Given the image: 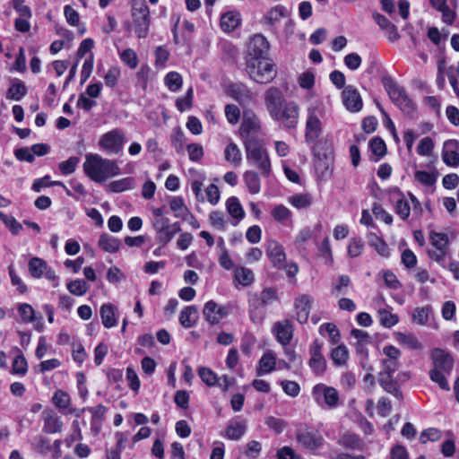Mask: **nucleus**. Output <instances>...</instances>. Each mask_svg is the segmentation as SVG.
<instances>
[{
    "mask_svg": "<svg viewBox=\"0 0 459 459\" xmlns=\"http://www.w3.org/2000/svg\"><path fill=\"white\" fill-rule=\"evenodd\" d=\"M82 168L85 175L97 183H103L120 174L116 160L106 159L97 153H87Z\"/></svg>",
    "mask_w": 459,
    "mask_h": 459,
    "instance_id": "nucleus-1",
    "label": "nucleus"
},
{
    "mask_svg": "<svg viewBox=\"0 0 459 459\" xmlns=\"http://www.w3.org/2000/svg\"><path fill=\"white\" fill-rule=\"evenodd\" d=\"M280 299L277 290L272 287L264 288L260 292L248 294V313L255 324L261 323L265 316V307L272 306Z\"/></svg>",
    "mask_w": 459,
    "mask_h": 459,
    "instance_id": "nucleus-2",
    "label": "nucleus"
},
{
    "mask_svg": "<svg viewBox=\"0 0 459 459\" xmlns=\"http://www.w3.org/2000/svg\"><path fill=\"white\" fill-rule=\"evenodd\" d=\"M246 70L253 81L261 84L269 83L277 75L275 65L269 58H247Z\"/></svg>",
    "mask_w": 459,
    "mask_h": 459,
    "instance_id": "nucleus-3",
    "label": "nucleus"
},
{
    "mask_svg": "<svg viewBox=\"0 0 459 459\" xmlns=\"http://www.w3.org/2000/svg\"><path fill=\"white\" fill-rule=\"evenodd\" d=\"M247 152V160L255 166L263 176L268 177L271 173V163L266 150L256 139L244 141Z\"/></svg>",
    "mask_w": 459,
    "mask_h": 459,
    "instance_id": "nucleus-4",
    "label": "nucleus"
},
{
    "mask_svg": "<svg viewBox=\"0 0 459 459\" xmlns=\"http://www.w3.org/2000/svg\"><path fill=\"white\" fill-rule=\"evenodd\" d=\"M131 16L134 33L139 39H145L149 33L151 16L145 0H133Z\"/></svg>",
    "mask_w": 459,
    "mask_h": 459,
    "instance_id": "nucleus-5",
    "label": "nucleus"
},
{
    "mask_svg": "<svg viewBox=\"0 0 459 459\" xmlns=\"http://www.w3.org/2000/svg\"><path fill=\"white\" fill-rule=\"evenodd\" d=\"M384 87L387 91L391 100L405 114L412 115L416 107L413 101L407 94L404 87L394 82L391 78L383 81Z\"/></svg>",
    "mask_w": 459,
    "mask_h": 459,
    "instance_id": "nucleus-6",
    "label": "nucleus"
},
{
    "mask_svg": "<svg viewBox=\"0 0 459 459\" xmlns=\"http://www.w3.org/2000/svg\"><path fill=\"white\" fill-rule=\"evenodd\" d=\"M324 108L320 104L310 105L307 108L305 137L307 143H315L321 135Z\"/></svg>",
    "mask_w": 459,
    "mask_h": 459,
    "instance_id": "nucleus-7",
    "label": "nucleus"
},
{
    "mask_svg": "<svg viewBox=\"0 0 459 459\" xmlns=\"http://www.w3.org/2000/svg\"><path fill=\"white\" fill-rule=\"evenodd\" d=\"M296 439L301 447L314 451L320 448L324 443L322 434L314 427L299 424L296 429Z\"/></svg>",
    "mask_w": 459,
    "mask_h": 459,
    "instance_id": "nucleus-8",
    "label": "nucleus"
},
{
    "mask_svg": "<svg viewBox=\"0 0 459 459\" xmlns=\"http://www.w3.org/2000/svg\"><path fill=\"white\" fill-rule=\"evenodd\" d=\"M126 142V135L122 129L115 128L100 136L98 146L100 150L110 155L119 154Z\"/></svg>",
    "mask_w": 459,
    "mask_h": 459,
    "instance_id": "nucleus-9",
    "label": "nucleus"
},
{
    "mask_svg": "<svg viewBox=\"0 0 459 459\" xmlns=\"http://www.w3.org/2000/svg\"><path fill=\"white\" fill-rule=\"evenodd\" d=\"M299 108L295 101H287L270 117L283 127L294 128L299 121Z\"/></svg>",
    "mask_w": 459,
    "mask_h": 459,
    "instance_id": "nucleus-10",
    "label": "nucleus"
},
{
    "mask_svg": "<svg viewBox=\"0 0 459 459\" xmlns=\"http://www.w3.org/2000/svg\"><path fill=\"white\" fill-rule=\"evenodd\" d=\"M261 131L260 119L256 114L250 109L243 113L242 122L239 127V134L245 140L255 139Z\"/></svg>",
    "mask_w": 459,
    "mask_h": 459,
    "instance_id": "nucleus-11",
    "label": "nucleus"
},
{
    "mask_svg": "<svg viewBox=\"0 0 459 459\" xmlns=\"http://www.w3.org/2000/svg\"><path fill=\"white\" fill-rule=\"evenodd\" d=\"M313 299L307 294H299L294 299V310L295 316L298 322L305 324L307 322Z\"/></svg>",
    "mask_w": 459,
    "mask_h": 459,
    "instance_id": "nucleus-12",
    "label": "nucleus"
},
{
    "mask_svg": "<svg viewBox=\"0 0 459 459\" xmlns=\"http://www.w3.org/2000/svg\"><path fill=\"white\" fill-rule=\"evenodd\" d=\"M286 100L281 89L270 87L264 92V105L271 116L285 104Z\"/></svg>",
    "mask_w": 459,
    "mask_h": 459,
    "instance_id": "nucleus-13",
    "label": "nucleus"
},
{
    "mask_svg": "<svg viewBox=\"0 0 459 459\" xmlns=\"http://www.w3.org/2000/svg\"><path fill=\"white\" fill-rule=\"evenodd\" d=\"M431 358L433 360V370L443 371L444 373L450 374L454 360L453 358L444 350L436 348L432 351Z\"/></svg>",
    "mask_w": 459,
    "mask_h": 459,
    "instance_id": "nucleus-14",
    "label": "nucleus"
},
{
    "mask_svg": "<svg viewBox=\"0 0 459 459\" xmlns=\"http://www.w3.org/2000/svg\"><path fill=\"white\" fill-rule=\"evenodd\" d=\"M269 50V42L261 34L255 35L248 45V58H266L265 55Z\"/></svg>",
    "mask_w": 459,
    "mask_h": 459,
    "instance_id": "nucleus-15",
    "label": "nucleus"
},
{
    "mask_svg": "<svg viewBox=\"0 0 459 459\" xmlns=\"http://www.w3.org/2000/svg\"><path fill=\"white\" fill-rule=\"evenodd\" d=\"M44 421L42 430L47 434L60 433L63 429L61 418L53 410H45L42 412Z\"/></svg>",
    "mask_w": 459,
    "mask_h": 459,
    "instance_id": "nucleus-16",
    "label": "nucleus"
},
{
    "mask_svg": "<svg viewBox=\"0 0 459 459\" xmlns=\"http://www.w3.org/2000/svg\"><path fill=\"white\" fill-rule=\"evenodd\" d=\"M459 142L457 140H447L444 143L442 151L443 161L451 167L459 165Z\"/></svg>",
    "mask_w": 459,
    "mask_h": 459,
    "instance_id": "nucleus-17",
    "label": "nucleus"
},
{
    "mask_svg": "<svg viewBox=\"0 0 459 459\" xmlns=\"http://www.w3.org/2000/svg\"><path fill=\"white\" fill-rule=\"evenodd\" d=\"M203 313L210 324L215 325L228 315V310L225 307H220L213 300H210L204 305Z\"/></svg>",
    "mask_w": 459,
    "mask_h": 459,
    "instance_id": "nucleus-18",
    "label": "nucleus"
},
{
    "mask_svg": "<svg viewBox=\"0 0 459 459\" xmlns=\"http://www.w3.org/2000/svg\"><path fill=\"white\" fill-rule=\"evenodd\" d=\"M342 102L346 108L357 112L362 108V100L359 91L352 86H347L342 91Z\"/></svg>",
    "mask_w": 459,
    "mask_h": 459,
    "instance_id": "nucleus-19",
    "label": "nucleus"
},
{
    "mask_svg": "<svg viewBox=\"0 0 459 459\" xmlns=\"http://www.w3.org/2000/svg\"><path fill=\"white\" fill-rule=\"evenodd\" d=\"M378 383L385 392L393 394L400 401L403 400V394L399 388L397 381L394 378L393 374L379 373Z\"/></svg>",
    "mask_w": 459,
    "mask_h": 459,
    "instance_id": "nucleus-20",
    "label": "nucleus"
},
{
    "mask_svg": "<svg viewBox=\"0 0 459 459\" xmlns=\"http://www.w3.org/2000/svg\"><path fill=\"white\" fill-rule=\"evenodd\" d=\"M373 19L375 22L385 30L389 41L394 42L400 39V34L396 26L392 23L385 16L380 13H374Z\"/></svg>",
    "mask_w": 459,
    "mask_h": 459,
    "instance_id": "nucleus-21",
    "label": "nucleus"
},
{
    "mask_svg": "<svg viewBox=\"0 0 459 459\" xmlns=\"http://www.w3.org/2000/svg\"><path fill=\"white\" fill-rule=\"evenodd\" d=\"M266 254L275 267H280L283 264L286 255L283 247L275 240H271L266 247Z\"/></svg>",
    "mask_w": 459,
    "mask_h": 459,
    "instance_id": "nucleus-22",
    "label": "nucleus"
},
{
    "mask_svg": "<svg viewBox=\"0 0 459 459\" xmlns=\"http://www.w3.org/2000/svg\"><path fill=\"white\" fill-rule=\"evenodd\" d=\"M228 95L237 100L240 105H245L252 100V94L247 87L242 83H233L228 87Z\"/></svg>",
    "mask_w": 459,
    "mask_h": 459,
    "instance_id": "nucleus-23",
    "label": "nucleus"
},
{
    "mask_svg": "<svg viewBox=\"0 0 459 459\" xmlns=\"http://www.w3.org/2000/svg\"><path fill=\"white\" fill-rule=\"evenodd\" d=\"M391 195L394 201H395V212L403 221H406L410 216L411 207L404 195L398 188L393 189Z\"/></svg>",
    "mask_w": 459,
    "mask_h": 459,
    "instance_id": "nucleus-24",
    "label": "nucleus"
},
{
    "mask_svg": "<svg viewBox=\"0 0 459 459\" xmlns=\"http://www.w3.org/2000/svg\"><path fill=\"white\" fill-rule=\"evenodd\" d=\"M274 330L277 340L281 344L285 346L290 343L293 337V325L290 320L275 323Z\"/></svg>",
    "mask_w": 459,
    "mask_h": 459,
    "instance_id": "nucleus-25",
    "label": "nucleus"
},
{
    "mask_svg": "<svg viewBox=\"0 0 459 459\" xmlns=\"http://www.w3.org/2000/svg\"><path fill=\"white\" fill-rule=\"evenodd\" d=\"M314 394H322L324 401L329 408H334L339 403V395L335 388L325 385H316L314 387Z\"/></svg>",
    "mask_w": 459,
    "mask_h": 459,
    "instance_id": "nucleus-26",
    "label": "nucleus"
},
{
    "mask_svg": "<svg viewBox=\"0 0 459 459\" xmlns=\"http://www.w3.org/2000/svg\"><path fill=\"white\" fill-rule=\"evenodd\" d=\"M100 317L102 320V324L106 328H111L117 325V307L110 304H104L100 307Z\"/></svg>",
    "mask_w": 459,
    "mask_h": 459,
    "instance_id": "nucleus-27",
    "label": "nucleus"
},
{
    "mask_svg": "<svg viewBox=\"0 0 459 459\" xmlns=\"http://www.w3.org/2000/svg\"><path fill=\"white\" fill-rule=\"evenodd\" d=\"M27 94V87L25 83L18 78L10 80V87L6 93L9 100L19 101Z\"/></svg>",
    "mask_w": 459,
    "mask_h": 459,
    "instance_id": "nucleus-28",
    "label": "nucleus"
},
{
    "mask_svg": "<svg viewBox=\"0 0 459 459\" xmlns=\"http://www.w3.org/2000/svg\"><path fill=\"white\" fill-rule=\"evenodd\" d=\"M240 21L238 12L230 11L221 15L220 25L223 31L231 32L240 24Z\"/></svg>",
    "mask_w": 459,
    "mask_h": 459,
    "instance_id": "nucleus-29",
    "label": "nucleus"
},
{
    "mask_svg": "<svg viewBox=\"0 0 459 459\" xmlns=\"http://www.w3.org/2000/svg\"><path fill=\"white\" fill-rule=\"evenodd\" d=\"M259 368L257 369V375L263 376L269 374L274 370L276 365V356L272 351H267L264 353L259 360Z\"/></svg>",
    "mask_w": 459,
    "mask_h": 459,
    "instance_id": "nucleus-30",
    "label": "nucleus"
},
{
    "mask_svg": "<svg viewBox=\"0 0 459 459\" xmlns=\"http://www.w3.org/2000/svg\"><path fill=\"white\" fill-rule=\"evenodd\" d=\"M226 208L230 216L236 220L234 225H237L241 220L244 219L245 212L237 197H230L226 201Z\"/></svg>",
    "mask_w": 459,
    "mask_h": 459,
    "instance_id": "nucleus-31",
    "label": "nucleus"
},
{
    "mask_svg": "<svg viewBox=\"0 0 459 459\" xmlns=\"http://www.w3.org/2000/svg\"><path fill=\"white\" fill-rule=\"evenodd\" d=\"M52 403L60 411L69 409L68 412L71 414L74 413V411H75L74 409L70 408L71 397L69 396V394L66 392H65L61 389L56 390L54 393V395L52 397Z\"/></svg>",
    "mask_w": 459,
    "mask_h": 459,
    "instance_id": "nucleus-32",
    "label": "nucleus"
},
{
    "mask_svg": "<svg viewBox=\"0 0 459 459\" xmlns=\"http://www.w3.org/2000/svg\"><path fill=\"white\" fill-rule=\"evenodd\" d=\"M198 319L197 309L194 306L186 307L180 313L179 322L185 328L194 326Z\"/></svg>",
    "mask_w": 459,
    "mask_h": 459,
    "instance_id": "nucleus-33",
    "label": "nucleus"
},
{
    "mask_svg": "<svg viewBox=\"0 0 459 459\" xmlns=\"http://www.w3.org/2000/svg\"><path fill=\"white\" fill-rule=\"evenodd\" d=\"M181 231V228L178 222H174L156 234V239L161 243L162 246L167 245L173 237Z\"/></svg>",
    "mask_w": 459,
    "mask_h": 459,
    "instance_id": "nucleus-34",
    "label": "nucleus"
},
{
    "mask_svg": "<svg viewBox=\"0 0 459 459\" xmlns=\"http://www.w3.org/2000/svg\"><path fill=\"white\" fill-rule=\"evenodd\" d=\"M99 246L106 252L115 253L119 250L120 240L113 236L104 233L99 239Z\"/></svg>",
    "mask_w": 459,
    "mask_h": 459,
    "instance_id": "nucleus-35",
    "label": "nucleus"
},
{
    "mask_svg": "<svg viewBox=\"0 0 459 459\" xmlns=\"http://www.w3.org/2000/svg\"><path fill=\"white\" fill-rule=\"evenodd\" d=\"M224 158L228 162L232 163L234 166L238 167L240 165L242 160V154L235 143H230L224 151Z\"/></svg>",
    "mask_w": 459,
    "mask_h": 459,
    "instance_id": "nucleus-36",
    "label": "nucleus"
},
{
    "mask_svg": "<svg viewBox=\"0 0 459 459\" xmlns=\"http://www.w3.org/2000/svg\"><path fill=\"white\" fill-rule=\"evenodd\" d=\"M288 15L287 9L282 5H276L272 8L265 15L264 20L269 25L277 24L281 18L286 17Z\"/></svg>",
    "mask_w": 459,
    "mask_h": 459,
    "instance_id": "nucleus-37",
    "label": "nucleus"
},
{
    "mask_svg": "<svg viewBox=\"0 0 459 459\" xmlns=\"http://www.w3.org/2000/svg\"><path fill=\"white\" fill-rule=\"evenodd\" d=\"M134 187V180L133 178H124L115 180L108 185V189L112 193H120Z\"/></svg>",
    "mask_w": 459,
    "mask_h": 459,
    "instance_id": "nucleus-38",
    "label": "nucleus"
},
{
    "mask_svg": "<svg viewBox=\"0 0 459 459\" xmlns=\"http://www.w3.org/2000/svg\"><path fill=\"white\" fill-rule=\"evenodd\" d=\"M289 203L297 209H307L312 203L313 198L309 194H296L288 198Z\"/></svg>",
    "mask_w": 459,
    "mask_h": 459,
    "instance_id": "nucleus-39",
    "label": "nucleus"
},
{
    "mask_svg": "<svg viewBox=\"0 0 459 459\" xmlns=\"http://www.w3.org/2000/svg\"><path fill=\"white\" fill-rule=\"evenodd\" d=\"M395 339L399 343L405 345L409 349L420 350L422 348V344L419 342L417 337L412 333H396Z\"/></svg>",
    "mask_w": 459,
    "mask_h": 459,
    "instance_id": "nucleus-40",
    "label": "nucleus"
},
{
    "mask_svg": "<svg viewBox=\"0 0 459 459\" xmlns=\"http://www.w3.org/2000/svg\"><path fill=\"white\" fill-rule=\"evenodd\" d=\"M29 271L32 277L40 278L48 269V264L39 257H33L29 261Z\"/></svg>",
    "mask_w": 459,
    "mask_h": 459,
    "instance_id": "nucleus-41",
    "label": "nucleus"
},
{
    "mask_svg": "<svg viewBox=\"0 0 459 459\" xmlns=\"http://www.w3.org/2000/svg\"><path fill=\"white\" fill-rule=\"evenodd\" d=\"M339 444L345 448L352 450H360L362 448V442L359 437L351 433L342 435Z\"/></svg>",
    "mask_w": 459,
    "mask_h": 459,
    "instance_id": "nucleus-42",
    "label": "nucleus"
},
{
    "mask_svg": "<svg viewBox=\"0 0 459 459\" xmlns=\"http://www.w3.org/2000/svg\"><path fill=\"white\" fill-rule=\"evenodd\" d=\"M244 181L252 195L258 194L261 189L260 179L258 174L255 171H247L244 174Z\"/></svg>",
    "mask_w": 459,
    "mask_h": 459,
    "instance_id": "nucleus-43",
    "label": "nucleus"
},
{
    "mask_svg": "<svg viewBox=\"0 0 459 459\" xmlns=\"http://www.w3.org/2000/svg\"><path fill=\"white\" fill-rule=\"evenodd\" d=\"M235 280L243 286H248L254 281L253 272L246 267L236 268L234 272Z\"/></svg>",
    "mask_w": 459,
    "mask_h": 459,
    "instance_id": "nucleus-44",
    "label": "nucleus"
},
{
    "mask_svg": "<svg viewBox=\"0 0 459 459\" xmlns=\"http://www.w3.org/2000/svg\"><path fill=\"white\" fill-rule=\"evenodd\" d=\"M349 358V351L345 345L342 344L334 349L331 352V359L333 363L337 366H343L346 364Z\"/></svg>",
    "mask_w": 459,
    "mask_h": 459,
    "instance_id": "nucleus-45",
    "label": "nucleus"
},
{
    "mask_svg": "<svg viewBox=\"0 0 459 459\" xmlns=\"http://www.w3.org/2000/svg\"><path fill=\"white\" fill-rule=\"evenodd\" d=\"M169 207L178 218L186 219V215L189 213L188 208L186 206L183 198L180 196L173 197L169 202Z\"/></svg>",
    "mask_w": 459,
    "mask_h": 459,
    "instance_id": "nucleus-46",
    "label": "nucleus"
},
{
    "mask_svg": "<svg viewBox=\"0 0 459 459\" xmlns=\"http://www.w3.org/2000/svg\"><path fill=\"white\" fill-rule=\"evenodd\" d=\"M431 313L432 309L430 306L417 307L412 313V320L418 325H424L428 323Z\"/></svg>",
    "mask_w": 459,
    "mask_h": 459,
    "instance_id": "nucleus-47",
    "label": "nucleus"
},
{
    "mask_svg": "<svg viewBox=\"0 0 459 459\" xmlns=\"http://www.w3.org/2000/svg\"><path fill=\"white\" fill-rule=\"evenodd\" d=\"M165 85L171 91H178L182 87V76L177 72H169L164 79Z\"/></svg>",
    "mask_w": 459,
    "mask_h": 459,
    "instance_id": "nucleus-48",
    "label": "nucleus"
},
{
    "mask_svg": "<svg viewBox=\"0 0 459 459\" xmlns=\"http://www.w3.org/2000/svg\"><path fill=\"white\" fill-rule=\"evenodd\" d=\"M246 431V425L240 422L230 423L226 429V437L232 440L239 439Z\"/></svg>",
    "mask_w": 459,
    "mask_h": 459,
    "instance_id": "nucleus-49",
    "label": "nucleus"
},
{
    "mask_svg": "<svg viewBox=\"0 0 459 459\" xmlns=\"http://www.w3.org/2000/svg\"><path fill=\"white\" fill-rule=\"evenodd\" d=\"M430 241H431V244L437 250L447 251L449 239H448V236L446 234L439 233V232H431L430 233Z\"/></svg>",
    "mask_w": 459,
    "mask_h": 459,
    "instance_id": "nucleus-50",
    "label": "nucleus"
},
{
    "mask_svg": "<svg viewBox=\"0 0 459 459\" xmlns=\"http://www.w3.org/2000/svg\"><path fill=\"white\" fill-rule=\"evenodd\" d=\"M325 333H328L329 339L333 344L337 343L341 339L340 332L337 328V326L333 323H325L323 324L319 327V333L320 334H324Z\"/></svg>",
    "mask_w": 459,
    "mask_h": 459,
    "instance_id": "nucleus-51",
    "label": "nucleus"
},
{
    "mask_svg": "<svg viewBox=\"0 0 459 459\" xmlns=\"http://www.w3.org/2000/svg\"><path fill=\"white\" fill-rule=\"evenodd\" d=\"M378 316L380 324L386 328H390L395 325L398 321V316L389 312L386 309H381L378 311Z\"/></svg>",
    "mask_w": 459,
    "mask_h": 459,
    "instance_id": "nucleus-52",
    "label": "nucleus"
},
{
    "mask_svg": "<svg viewBox=\"0 0 459 459\" xmlns=\"http://www.w3.org/2000/svg\"><path fill=\"white\" fill-rule=\"evenodd\" d=\"M67 290L75 296H82L88 291L89 285L83 280H74L67 283Z\"/></svg>",
    "mask_w": 459,
    "mask_h": 459,
    "instance_id": "nucleus-53",
    "label": "nucleus"
},
{
    "mask_svg": "<svg viewBox=\"0 0 459 459\" xmlns=\"http://www.w3.org/2000/svg\"><path fill=\"white\" fill-rule=\"evenodd\" d=\"M120 58L124 64L129 68L134 69L138 65V56L136 52L132 48H126L120 53Z\"/></svg>",
    "mask_w": 459,
    "mask_h": 459,
    "instance_id": "nucleus-54",
    "label": "nucleus"
},
{
    "mask_svg": "<svg viewBox=\"0 0 459 459\" xmlns=\"http://www.w3.org/2000/svg\"><path fill=\"white\" fill-rule=\"evenodd\" d=\"M200 378L208 385L215 386L218 382L217 375L209 368L202 367L198 370Z\"/></svg>",
    "mask_w": 459,
    "mask_h": 459,
    "instance_id": "nucleus-55",
    "label": "nucleus"
},
{
    "mask_svg": "<svg viewBox=\"0 0 459 459\" xmlns=\"http://www.w3.org/2000/svg\"><path fill=\"white\" fill-rule=\"evenodd\" d=\"M121 71L117 66H112L108 69L107 74L104 75V82L106 86L114 88L120 78Z\"/></svg>",
    "mask_w": 459,
    "mask_h": 459,
    "instance_id": "nucleus-56",
    "label": "nucleus"
},
{
    "mask_svg": "<svg viewBox=\"0 0 459 459\" xmlns=\"http://www.w3.org/2000/svg\"><path fill=\"white\" fill-rule=\"evenodd\" d=\"M291 215V212L282 204L276 205L272 211V216L273 219L281 223H284L287 220L290 219Z\"/></svg>",
    "mask_w": 459,
    "mask_h": 459,
    "instance_id": "nucleus-57",
    "label": "nucleus"
},
{
    "mask_svg": "<svg viewBox=\"0 0 459 459\" xmlns=\"http://www.w3.org/2000/svg\"><path fill=\"white\" fill-rule=\"evenodd\" d=\"M415 179L426 186H431L437 180V174L423 170H417L414 174Z\"/></svg>",
    "mask_w": 459,
    "mask_h": 459,
    "instance_id": "nucleus-58",
    "label": "nucleus"
},
{
    "mask_svg": "<svg viewBox=\"0 0 459 459\" xmlns=\"http://www.w3.org/2000/svg\"><path fill=\"white\" fill-rule=\"evenodd\" d=\"M308 365L317 375L323 374L326 369V361L323 355L311 356Z\"/></svg>",
    "mask_w": 459,
    "mask_h": 459,
    "instance_id": "nucleus-59",
    "label": "nucleus"
},
{
    "mask_svg": "<svg viewBox=\"0 0 459 459\" xmlns=\"http://www.w3.org/2000/svg\"><path fill=\"white\" fill-rule=\"evenodd\" d=\"M18 312L22 317V320L25 323H30L36 319L35 311L30 304H21L18 307Z\"/></svg>",
    "mask_w": 459,
    "mask_h": 459,
    "instance_id": "nucleus-60",
    "label": "nucleus"
},
{
    "mask_svg": "<svg viewBox=\"0 0 459 459\" xmlns=\"http://www.w3.org/2000/svg\"><path fill=\"white\" fill-rule=\"evenodd\" d=\"M364 248V243L360 238H353L350 240L348 246V255L351 257L359 256Z\"/></svg>",
    "mask_w": 459,
    "mask_h": 459,
    "instance_id": "nucleus-61",
    "label": "nucleus"
},
{
    "mask_svg": "<svg viewBox=\"0 0 459 459\" xmlns=\"http://www.w3.org/2000/svg\"><path fill=\"white\" fill-rule=\"evenodd\" d=\"M211 224L220 230H224L227 225L223 212L219 211L212 212L209 215Z\"/></svg>",
    "mask_w": 459,
    "mask_h": 459,
    "instance_id": "nucleus-62",
    "label": "nucleus"
},
{
    "mask_svg": "<svg viewBox=\"0 0 459 459\" xmlns=\"http://www.w3.org/2000/svg\"><path fill=\"white\" fill-rule=\"evenodd\" d=\"M446 375L447 374L444 373L443 371H437L433 369H431L429 372V377L433 382L437 383L441 389L449 390L450 387L446 380Z\"/></svg>",
    "mask_w": 459,
    "mask_h": 459,
    "instance_id": "nucleus-63",
    "label": "nucleus"
},
{
    "mask_svg": "<svg viewBox=\"0 0 459 459\" xmlns=\"http://www.w3.org/2000/svg\"><path fill=\"white\" fill-rule=\"evenodd\" d=\"M79 162L80 159L78 157H70L68 160L59 163L58 167L64 175H69L75 170Z\"/></svg>",
    "mask_w": 459,
    "mask_h": 459,
    "instance_id": "nucleus-64",
    "label": "nucleus"
}]
</instances>
